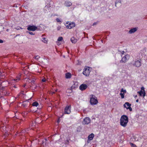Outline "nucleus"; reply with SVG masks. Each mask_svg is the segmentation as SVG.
Segmentation results:
<instances>
[{"label": "nucleus", "instance_id": "obj_25", "mask_svg": "<svg viewBox=\"0 0 147 147\" xmlns=\"http://www.w3.org/2000/svg\"><path fill=\"white\" fill-rule=\"evenodd\" d=\"M130 145L131 147H136V145L132 143H130Z\"/></svg>", "mask_w": 147, "mask_h": 147}, {"label": "nucleus", "instance_id": "obj_20", "mask_svg": "<svg viewBox=\"0 0 147 147\" xmlns=\"http://www.w3.org/2000/svg\"><path fill=\"white\" fill-rule=\"evenodd\" d=\"M34 58L37 60H38L40 58V57L38 55H36L34 57Z\"/></svg>", "mask_w": 147, "mask_h": 147}, {"label": "nucleus", "instance_id": "obj_50", "mask_svg": "<svg viewBox=\"0 0 147 147\" xmlns=\"http://www.w3.org/2000/svg\"><path fill=\"white\" fill-rule=\"evenodd\" d=\"M101 41L102 42V41H103L102 40H101Z\"/></svg>", "mask_w": 147, "mask_h": 147}, {"label": "nucleus", "instance_id": "obj_27", "mask_svg": "<svg viewBox=\"0 0 147 147\" xmlns=\"http://www.w3.org/2000/svg\"><path fill=\"white\" fill-rule=\"evenodd\" d=\"M127 109H129V111H132V108L130 107V106H129V107H127Z\"/></svg>", "mask_w": 147, "mask_h": 147}, {"label": "nucleus", "instance_id": "obj_11", "mask_svg": "<svg viewBox=\"0 0 147 147\" xmlns=\"http://www.w3.org/2000/svg\"><path fill=\"white\" fill-rule=\"evenodd\" d=\"M137 30V28H133L129 31L128 33L130 34H131L136 32Z\"/></svg>", "mask_w": 147, "mask_h": 147}, {"label": "nucleus", "instance_id": "obj_13", "mask_svg": "<svg viewBox=\"0 0 147 147\" xmlns=\"http://www.w3.org/2000/svg\"><path fill=\"white\" fill-rule=\"evenodd\" d=\"M94 137V134L92 133L91 134H90L88 137V141H90V140H92L93 138Z\"/></svg>", "mask_w": 147, "mask_h": 147}, {"label": "nucleus", "instance_id": "obj_48", "mask_svg": "<svg viewBox=\"0 0 147 147\" xmlns=\"http://www.w3.org/2000/svg\"><path fill=\"white\" fill-rule=\"evenodd\" d=\"M57 89H56V90H55V91L56 92H57Z\"/></svg>", "mask_w": 147, "mask_h": 147}, {"label": "nucleus", "instance_id": "obj_37", "mask_svg": "<svg viewBox=\"0 0 147 147\" xmlns=\"http://www.w3.org/2000/svg\"><path fill=\"white\" fill-rule=\"evenodd\" d=\"M3 41L2 40L0 39V43H3Z\"/></svg>", "mask_w": 147, "mask_h": 147}, {"label": "nucleus", "instance_id": "obj_45", "mask_svg": "<svg viewBox=\"0 0 147 147\" xmlns=\"http://www.w3.org/2000/svg\"><path fill=\"white\" fill-rule=\"evenodd\" d=\"M33 123L32 125L34 126L35 125H34V123L33 122V123Z\"/></svg>", "mask_w": 147, "mask_h": 147}, {"label": "nucleus", "instance_id": "obj_46", "mask_svg": "<svg viewBox=\"0 0 147 147\" xmlns=\"http://www.w3.org/2000/svg\"><path fill=\"white\" fill-rule=\"evenodd\" d=\"M48 7V6H45V8H46L47 7Z\"/></svg>", "mask_w": 147, "mask_h": 147}, {"label": "nucleus", "instance_id": "obj_29", "mask_svg": "<svg viewBox=\"0 0 147 147\" xmlns=\"http://www.w3.org/2000/svg\"><path fill=\"white\" fill-rule=\"evenodd\" d=\"M140 91H145L144 90V88L143 86H142L141 87V90Z\"/></svg>", "mask_w": 147, "mask_h": 147}, {"label": "nucleus", "instance_id": "obj_23", "mask_svg": "<svg viewBox=\"0 0 147 147\" xmlns=\"http://www.w3.org/2000/svg\"><path fill=\"white\" fill-rule=\"evenodd\" d=\"M120 95L121 96V98H124V93H122L121 92V93H120Z\"/></svg>", "mask_w": 147, "mask_h": 147}, {"label": "nucleus", "instance_id": "obj_2", "mask_svg": "<svg viewBox=\"0 0 147 147\" xmlns=\"http://www.w3.org/2000/svg\"><path fill=\"white\" fill-rule=\"evenodd\" d=\"M90 102L92 105H95L98 103L97 97L93 95H90Z\"/></svg>", "mask_w": 147, "mask_h": 147}, {"label": "nucleus", "instance_id": "obj_4", "mask_svg": "<svg viewBox=\"0 0 147 147\" xmlns=\"http://www.w3.org/2000/svg\"><path fill=\"white\" fill-rule=\"evenodd\" d=\"M90 68L89 67L85 68L83 72V74L86 76H89L90 72Z\"/></svg>", "mask_w": 147, "mask_h": 147}, {"label": "nucleus", "instance_id": "obj_42", "mask_svg": "<svg viewBox=\"0 0 147 147\" xmlns=\"http://www.w3.org/2000/svg\"><path fill=\"white\" fill-rule=\"evenodd\" d=\"M26 84H24L23 86L24 87H25V86H26Z\"/></svg>", "mask_w": 147, "mask_h": 147}, {"label": "nucleus", "instance_id": "obj_19", "mask_svg": "<svg viewBox=\"0 0 147 147\" xmlns=\"http://www.w3.org/2000/svg\"><path fill=\"white\" fill-rule=\"evenodd\" d=\"M32 105L33 106L37 107L38 105V104L37 102H35L32 103Z\"/></svg>", "mask_w": 147, "mask_h": 147}, {"label": "nucleus", "instance_id": "obj_38", "mask_svg": "<svg viewBox=\"0 0 147 147\" xmlns=\"http://www.w3.org/2000/svg\"><path fill=\"white\" fill-rule=\"evenodd\" d=\"M97 24V22H94L93 24V26H94L95 25H96Z\"/></svg>", "mask_w": 147, "mask_h": 147}, {"label": "nucleus", "instance_id": "obj_51", "mask_svg": "<svg viewBox=\"0 0 147 147\" xmlns=\"http://www.w3.org/2000/svg\"><path fill=\"white\" fill-rule=\"evenodd\" d=\"M45 141H46L47 140L46 139H45Z\"/></svg>", "mask_w": 147, "mask_h": 147}, {"label": "nucleus", "instance_id": "obj_1", "mask_svg": "<svg viewBox=\"0 0 147 147\" xmlns=\"http://www.w3.org/2000/svg\"><path fill=\"white\" fill-rule=\"evenodd\" d=\"M128 122V117L126 115H122L120 119V124L122 126L125 127L127 125Z\"/></svg>", "mask_w": 147, "mask_h": 147}, {"label": "nucleus", "instance_id": "obj_18", "mask_svg": "<svg viewBox=\"0 0 147 147\" xmlns=\"http://www.w3.org/2000/svg\"><path fill=\"white\" fill-rule=\"evenodd\" d=\"M41 40V41L44 43H46L47 42V40H46V38L45 37L42 38Z\"/></svg>", "mask_w": 147, "mask_h": 147}, {"label": "nucleus", "instance_id": "obj_28", "mask_svg": "<svg viewBox=\"0 0 147 147\" xmlns=\"http://www.w3.org/2000/svg\"><path fill=\"white\" fill-rule=\"evenodd\" d=\"M121 92H123L124 93H126V90H124L123 88H122L121 89Z\"/></svg>", "mask_w": 147, "mask_h": 147}, {"label": "nucleus", "instance_id": "obj_10", "mask_svg": "<svg viewBox=\"0 0 147 147\" xmlns=\"http://www.w3.org/2000/svg\"><path fill=\"white\" fill-rule=\"evenodd\" d=\"M75 26V23L74 22H72V23H69L68 25L67 26L66 28H67L70 29L74 27Z\"/></svg>", "mask_w": 147, "mask_h": 147}, {"label": "nucleus", "instance_id": "obj_17", "mask_svg": "<svg viewBox=\"0 0 147 147\" xmlns=\"http://www.w3.org/2000/svg\"><path fill=\"white\" fill-rule=\"evenodd\" d=\"M65 77L67 78H69L71 77V75L70 73H67L65 74Z\"/></svg>", "mask_w": 147, "mask_h": 147}, {"label": "nucleus", "instance_id": "obj_32", "mask_svg": "<svg viewBox=\"0 0 147 147\" xmlns=\"http://www.w3.org/2000/svg\"><path fill=\"white\" fill-rule=\"evenodd\" d=\"M119 51L121 52L122 55L124 53H125V51Z\"/></svg>", "mask_w": 147, "mask_h": 147}, {"label": "nucleus", "instance_id": "obj_39", "mask_svg": "<svg viewBox=\"0 0 147 147\" xmlns=\"http://www.w3.org/2000/svg\"><path fill=\"white\" fill-rule=\"evenodd\" d=\"M69 140H67L66 141V143H69Z\"/></svg>", "mask_w": 147, "mask_h": 147}, {"label": "nucleus", "instance_id": "obj_21", "mask_svg": "<svg viewBox=\"0 0 147 147\" xmlns=\"http://www.w3.org/2000/svg\"><path fill=\"white\" fill-rule=\"evenodd\" d=\"M20 76H21V75H20L19 76L17 77L16 78V79H14V80L15 81H18V80H20Z\"/></svg>", "mask_w": 147, "mask_h": 147}, {"label": "nucleus", "instance_id": "obj_7", "mask_svg": "<svg viewBox=\"0 0 147 147\" xmlns=\"http://www.w3.org/2000/svg\"><path fill=\"white\" fill-rule=\"evenodd\" d=\"M129 55H126L122 58L120 62L125 63L129 59Z\"/></svg>", "mask_w": 147, "mask_h": 147}, {"label": "nucleus", "instance_id": "obj_8", "mask_svg": "<svg viewBox=\"0 0 147 147\" xmlns=\"http://www.w3.org/2000/svg\"><path fill=\"white\" fill-rule=\"evenodd\" d=\"M71 105L66 106L65 109V113L67 114H69L71 112L70 108Z\"/></svg>", "mask_w": 147, "mask_h": 147}, {"label": "nucleus", "instance_id": "obj_49", "mask_svg": "<svg viewBox=\"0 0 147 147\" xmlns=\"http://www.w3.org/2000/svg\"><path fill=\"white\" fill-rule=\"evenodd\" d=\"M24 132V131H22V133H23V132Z\"/></svg>", "mask_w": 147, "mask_h": 147}, {"label": "nucleus", "instance_id": "obj_22", "mask_svg": "<svg viewBox=\"0 0 147 147\" xmlns=\"http://www.w3.org/2000/svg\"><path fill=\"white\" fill-rule=\"evenodd\" d=\"M118 3H121V0H118L117 1H115V7H117V5H116Z\"/></svg>", "mask_w": 147, "mask_h": 147}, {"label": "nucleus", "instance_id": "obj_44", "mask_svg": "<svg viewBox=\"0 0 147 147\" xmlns=\"http://www.w3.org/2000/svg\"><path fill=\"white\" fill-rule=\"evenodd\" d=\"M1 76V73L0 72V76Z\"/></svg>", "mask_w": 147, "mask_h": 147}, {"label": "nucleus", "instance_id": "obj_9", "mask_svg": "<svg viewBox=\"0 0 147 147\" xmlns=\"http://www.w3.org/2000/svg\"><path fill=\"white\" fill-rule=\"evenodd\" d=\"M88 87L85 84H81L79 87L80 89L83 91L86 89Z\"/></svg>", "mask_w": 147, "mask_h": 147}, {"label": "nucleus", "instance_id": "obj_15", "mask_svg": "<svg viewBox=\"0 0 147 147\" xmlns=\"http://www.w3.org/2000/svg\"><path fill=\"white\" fill-rule=\"evenodd\" d=\"M71 41L72 43H75L77 42V39L74 37H72L71 38Z\"/></svg>", "mask_w": 147, "mask_h": 147}, {"label": "nucleus", "instance_id": "obj_52", "mask_svg": "<svg viewBox=\"0 0 147 147\" xmlns=\"http://www.w3.org/2000/svg\"><path fill=\"white\" fill-rule=\"evenodd\" d=\"M137 97V96L136 95L135 97Z\"/></svg>", "mask_w": 147, "mask_h": 147}, {"label": "nucleus", "instance_id": "obj_36", "mask_svg": "<svg viewBox=\"0 0 147 147\" xmlns=\"http://www.w3.org/2000/svg\"><path fill=\"white\" fill-rule=\"evenodd\" d=\"M21 28L20 27H18L16 28V29L17 30H19Z\"/></svg>", "mask_w": 147, "mask_h": 147}, {"label": "nucleus", "instance_id": "obj_47", "mask_svg": "<svg viewBox=\"0 0 147 147\" xmlns=\"http://www.w3.org/2000/svg\"><path fill=\"white\" fill-rule=\"evenodd\" d=\"M59 28H57V30H59Z\"/></svg>", "mask_w": 147, "mask_h": 147}, {"label": "nucleus", "instance_id": "obj_24", "mask_svg": "<svg viewBox=\"0 0 147 147\" xmlns=\"http://www.w3.org/2000/svg\"><path fill=\"white\" fill-rule=\"evenodd\" d=\"M63 39L62 37H59L58 39V40L59 41H61Z\"/></svg>", "mask_w": 147, "mask_h": 147}, {"label": "nucleus", "instance_id": "obj_40", "mask_svg": "<svg viewBox=\"0 0 147 147\" xmlns=\"http://www.w3.org/2000/svg\"><path fill=\"white\" fill-rule=\"evenodd\" d=\"M60 122V120L59 119H58V120L57 121V122L59 123Z\"/></svg>", "mask_w": 147, "mask_h": 147}, {"label": "nucleus", "instance_id": "obj_6", "mask_svg": "<svg viewBox=\"0 0 147 147\" xmlns=\"http://www.w3.org/2000/svg\"><path fill=\"white\" fill-rule=\"evenodd\" d=\"M90 119L89 117H86L83 120L82 123L83 124H88L90 122Z\"/></svg>", "mask_w": 147, "mask_h": 147}, {"label": "nucleus", "instance_id": "obj_3", "mask_svg": "<svg viewBox=\"0 0 147 147\" xmlns=\"http://www.w3.org/2000/svg\"><path fill=\"white\" fill-rule=\"evenodd\" d=\"M133 66L139 67L141 65V60L140 59H135L134 63L132 64Z\"/></svg>", "mask_w": 147, "mask_h": 147}, {"label": "nucleus", "instance_id": "obj_12", "mask_svg": "<svg viewBox=\"0 0 147 147\" xmlns=\"http://www.w3.org/2000/svg\"><path fill=\"white\" fill-rule=\"evenodd\" d=\"M138 93L139 94L140 96H143L144 97L146 95V92L145 91H140L138 92Z\"/></svg>", "mask_w": 147, "mask_h": 147}, {"label": "nucleus", "instance_id": "obj_34", "mask_svg": "<svg viewBox=\"0 0 147 147\" xmlns=\"http://www.w3.org/2000/svg\"><path fill=\"white\" fill-rule=\"evenodd\" d=\"M31 81L30 79L28 78L27 79V81L29 82H31Z\"/></svg>", "mask_w": 147, "mask_h": 147}, {"label": "nucleus", "instance_id": "obj_14", "mask_svg": "<svg viewBox=\"0 0 147 147\" xmlns=\"http://www.w3.org/2000/svg\"><path fill=\"white\" fill-rule=\"evenodd\" d=\"M72 3L69 1H66L65 2V6L69 7L72 5Z\"/></svg>", "mask_w": 147, "mask_h": 147}, {"label": "nucleus", "instance_id": "obj_43", "mask_svg": "<svg viewBox=\"0 0 147 147\" xmlns=\"http://www.w3.org/2000/svg\"><path fill=\"white\" fill-rule=\"evenodd\" d=\"M55 93V92H52V94H54Z\"/></svg>", "mask_w": 147, "mask_h": 147}, {"label": "nucleus", "instance_id": "obj_26", "mask_svg": "<svg viewBox=\"0 0 147 147\" xmlns=\"http://www.w3.org/2000/svg\"><path fill=\"white\" fill-rule=\"evenodd\" d=\"M26 32L27 33H28L29 34H30V35H34V33H33L32 32L27 31Z\"/></svg>", "mask_w": 147, "mask_h": 147}, {"label": "nucleus", "instance_id": "obj_5", "mask_svg": "<svg viewBox=\"0 0 147 147\" xmlns=\"http://www.w3.org/2000/svg\"><path fill=\"white\" fill-rule=\"evenodd\" d=\"M27 30L29 31H35L37 29V27L34 26L29 25L27 28Z\"/></svg>", "mask_w": 147, "mask_h": 147}, {"label": "nucleus", "instance_id": "obj_35", "mask_svg": "<svg viewBox=\"0 0 147 147\" xmlns=\"http://www.w3.org/2000/svg\"><path fill=\"white\" fill-rule=\"evenodd\" d=\"M34 82H35V80L33 79L31 81V83H34Z\"/></svg>", "mask_w": 147, "mask_h": 147}, {"label": "nucleus", "instance_id": "obj_41", "mask_svg": "<svg viewBox=\"0 0 147 147\" xmlns=\"http://www.w3.org/2000/svg\"><path fill=\"white\" fill-rule=\"evenodd\" d=\"M138 99H137L136 100V102H138Z\"/></svg>", "mask_w": 147, "mask_h": 147}, {"label": "nucleus", "instance_id": "obj_31", "mask_svg": "<svg viewBox=\"0 0 147 147\" xmlns=\"http://www.w3.org/2000/svg\"><path fill=\"white\" fill-rule=\"evenodd\" d=\"M21 94H24L21 92L19 93L17 95V97H19L20 96Z\"/></svg>", "mask_w": 147, "mask_h": 147}, {"label": "nucleus", "instance_id": "obj_16", "mask_svg": "<svg viewBox=\"0 0 147 147\" xmlns=\"http://www.w3.org/2000/svg\"><path fill=\"white\" fill-rule=\"evenodd\" d=\"M131 105L130 104H129L128 102H126L123 105V107L125 108H126L127 109V107H129V106H131Z\"/></svg>", "mask_w": 147, "mask_h": 147}, {"label": "nucleus", "instance_id": "obj_33", "mask_svg": "<svg viewBox=\"0 0 147 147\" xmlns=\"http://www.w3.org/2000/svg\"><path fill=\"white\" fill-rule=\"evenodd\" d=\"M46 81V80L45 78H44L42 80V81L43 82H45Z\"/></svg>", "mask_w": 147, "mask_h": 147}, {"label": "nucleus", "instance_id": "obj_30", "mask_svg": "<svg viewBox=\"0 0 147 147\" xmlns=\"http://www.w3.org/2000/svg\"><path fill=\"white\" fill-rule=\"evenodd\" d=\"M56 20L58 22H61L60 20L58 18H57L56 19Z\"/></svg>", "mask_w": 147, "mask_h": 147}]
</instances>
